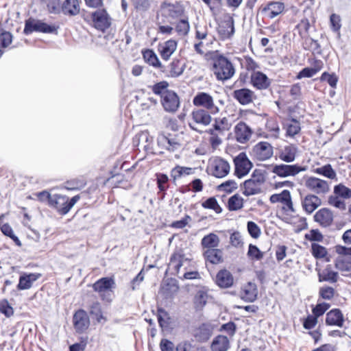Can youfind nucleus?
<instances>
[{"label": "nucleus", "instance_id": "obj_1", "mask_svg": "<svg viewBox=\"0 0 351 351\" xmlns=\"http://www.w3.org/2000/svg\"><path fill=\"white\" fill-rule=\"evenodd\" d=\"M213 71L217 79L221 81L230 79L235 73L234 68L230 61L222 56L214 60Z\"/></svg>", "mask_w": 351, "mask_h": 351}, {"label": "nucleus", "instance_id": "obj_2", "mask_svg": "<svg viewBox=\"0 0 351 351\" xmlns=\"http://www.w3.org/2000/svg\"><path fill=\"white\" fill-rule=\"evenodd\" d=\"M265 181L264 174L260 170H255L249 180L243 184V193L251 196L261 192V186Z\"/></svg>", "mask_w": 351, "mask_h": 351}, {"label": "nucleus", "instance_id": "obj_3", "mask_svg": "<svg viewBox=\"0 0 351 351\" xmlns=\"http://www.w3.org/2000/svg\"><path fill=\"white\" fill-rule=\"evenodd\" d=\"M211 121V116L207 110L200 108L195 109L191 112L189 125L193 130L202 134L204 128L208 125Z\"/></svg>", "mask_w": 351, "mask_h": 351}, {"label": "nucleus", "instance_id": "obj_4", "mask_svg": "<svg viewBox=\"0 0 351 351\" xmlns=\"http://www.w3.org/2000/svg\"><path fill=\"white\" fill-rule=\"evenodd\" d=\"M56 31V27L54 25H49L40 20L30 18L25 21L24 33L27 35L33 32L53 33Z\"/></svg>", "mask_w": 351, "mask_h": 351}, {"label": "nucleus", "instance_id": "obj_5", "mask_svg": "<svg viewBox=\"0 0 351 351\" xmlns=\"http://www.w3.org/2000/svg\"><path fill=\"white\" fill-rule=\"evenodd\" d=\"M305 186L317 195H326L330 191L327 181L316 177L311 176L305 180Z\"/></svg>", "mask_w": 351, "mask_h": 351}, {"label": "nucleus", "instance_id": "obj_6", "mask_svg": "<svg viewBox=\"0 0 351 351\" xmlns=\"http://www.w3.org/2000/svg\"><path fill=\"white\" fill-rule=\"evenodd\" d=\"M114 284L113 279L110 278H102L95 282L93 289L98 292L102 300L109 302L111 300V289Z\"/></svg>", "mask_w": 351, "mask_h": 351}, {"label": "nucleus", "instance_id": "obj_7", "mask_svg": "<svg viewBox=\"0 0 351 351\" xmlns=\"http://www.w3.org/2000/svg\"><path fill=\"white\" fill-rule=\"evenodd\" d=\"M195 106H201L209 110L211 113H217L219 108L214 104L213 97L207 93L199 92L193 99Z\"/></svg>", "mask_w": 351, "mask_h": 351}, {"label": "nucleus", "instance_id": "obj_8", "mask_svg": "<svg viewBox=\"0 0 351 351\" xmlns=\"http://www.w3.org/2000/svg\"><path fill=\"white\" fill-rule=\"evenodd\" d=\"M208 170L211 175L216 178H221L228 174L230 165L225 160L217 157L210 161Z\"/></svg>", "mask_w": 351, "mask_h": 351}, {"label": "nucleus", "instance_id": "obj_9", "mask_svg": "<svg viewBox=\"0 0 351 351\" xmlns=\"http://www.w3.org/2000/svg\"><path fill=\"white\" fill-rule=\"evenodd\" d=\"M235 174L238 178L247 175L252 167V164L244 152L240 153L234 158Z\"/></svg>", "mask_w": 351, "mask_h": 351}, {"label": "nucleus", "instance_id": "obj_10", "mask_svg": "<svg viewBox=\"0 0 351 351\" xmlns=\"http://www.w3.org/2000/svg\"><path fill=\"white\" fill-rule=\"evenodd\" d=\"M306 169L298 165H276L274 167L272 172L281 178L295 176Z\"/></svg>", "mask_w": 351, "mask_h": 351}, {"label": "nucleus", "instance_id": "obj_11", "mask_svg": "<svg viewBox=\"0 0 351 351\" xmlns=\"http://www.w3.org/2000/svg\"><path fill=\"white\" fill-rule=\"evenodd\" d=\"M94 27L102 32L107 29L111 24V19L105 10H99L92 13Z\"/></svg>", "mask_w": 351, "mask_h": 351}, {"label": "nucleus", "instance_id": "obj_12", "mask_svg": "<svg viewBox=\"0 0 351 351\" xmlns=\"http://www.w3.org/2000/svg\"><path fill=\"white\" fill-rule=\"evenodd\" d=\"M252 152L257 160L264 161L269 159L273 156L274 151L273 147L270 143L261 141L254 146Z\"/></svg>", "mask_w": 351, "mask_h": 351}, {"label": "nucleus", "instance_id": "obj_13", "mask_svg": "<svg viewBox=\"0 0 351 351\" xmlns=\"http://www.w3.org/2000/svg\"><path fill=\"white\" fill-rule=\"evenodd\" d=\"M161 104L165 111L175 112L180 106V100L173 91H166L161 96Z\"/></svg>", "mask_w": 351, "mask_h": 351}, {"label": "nucleus", "instance_id": "obj_14", "mask_svg": "<svg viewBox=\"0 0 351 351\" xmlns=\"http://www.w3.org/2000/svg\"><path fill=\"white\" fill-rule=\"evenodd\" d=\"M73 326L75 331L78 333L85 332L89 327L90 319L88 314L84 310H78L73 315Z\"/></svg>", "mask_w": 351, "mask_h": 351}, {"label": "nucleus", "instance_id": "obj_15", "mask_svg": "<svg viewBox=\"0 0 351 351\" xmlns=\"http://www.w3.org/2000/svg\"><path fill=\"white\" fill-rule=\"evenodd\" d=\"M190 259L186 258L183 253L180 252H175L171 256L168 265V270L171 274L177 275L179 273L180 267L188 263Z\"/></svg>", "mask_w": 351, "mask_h": 351}, {"label": "nucleus", "instance_id": "obj_16", "mask_svg": "<svg viewBox=\"0 0 351 351\" xmlns=\"http://www.w3.org/2000/svg\"><path fill=\"white\" fill-rule=\"evenodd\" d=\"M234 136L240 143H247L252 134V129L244 122H239L234 127Z\"/></svg>", "mask_w": 351, "mask_h": 351}, {"label": "nucleus", "instance_id": "obj_17", "mask_svg": "<svg viewBox=\"0 0 351 351\" xmlns=\"http://www.w3.org/2000/svg\"><path fill=\"white\" fill-rule=\"evenodd\" d=\"M321 205V199L315 194H308L302 199V208L308 214L313 213Z\"/></svg>", "mask_w": 351, "mask_h": 351}, {"label": "nucleus", "instance_id": "obj_18", "mask_svg": "<svg viewBox=\"0 0 351 351\" xmlns=\"http://www.w3.org/2000/svg\"><path fill=\"white\" fill-rule=\"evenodd\" d=\"M158 143L169 152H175L180 149L182 143L180 138L176 136H161L158 139Z\"/></svg>", "mask_w": 351, "mask_h": 351}, {"label": "nucleus", "instance_id": "obj_19", "mask_svg": "<svg viewBox=\"0 0 351 351\" xmlns=\"http://www.w3.org/2000/svg\"><path fill=\"white\" fill-rule=\"evenodd\" d=\"M213 300V297L209 294V290L206 287L199 289L194 297V305L197 310H202L206 304Z\"/></svg>", "mask_w": 351, "mask_h": 351}, {"label": "nucleus", "instance_id": "obj_20", "mask_svg": "<svg viewBox=\"0 0 351 351\" xmlns=\"http://www.w3.org/2000/svg\"><path fill=\"white\" fill-rule=\"evenodd\" d=\"M178 43L175 40L170 39L158 45L159 53L164 60H169L171 55L176 51Z\"/></svg>", "mask_w": 351, "mask_h": 351}, {"label": "nucleus", "instance_id": "obj_21", "mask_svg": "<svg viewBox=\"0 0 351 351\" xmlns=\"http://www.w3.org/2000/svg\"><path fill=\"white\" fill-rule=\"evenodd\" d=\"M232 97L241 105H247L253 101L254 93L248 88H243L234 90Z\"/></svg>", "mask_w": 351, "mask_h": 351}, {"label": "nucleus", "instance_id": "obj_22", "mask_svg": "<svg viewBox=\"0 0 351 351\" xmlns=\"http://www.w3.org/2000/svg\"><path fill=\"white\" fill-rule=\"evenodd\" d=\"M251 82L254 87L259 90L267 89L270 85L269 79L261 71H254L252 73Z\"/></svg>", "mask_w": 351, "mask_h": 351}, {"label": "nucleus", "instance_id": "obj_23", "mask_svg": "<svg viewBox=\"0 0 351 351\" xmlns=\"http://www.w3.org/2000/svg\"><path fill=\"white\" fill-rule=\"evenodd\" d=\"M67 202V196L54 194L52 195L50 206L55 208L61 215H66L69 213Z\"/></svg>", "mask_w": 351, "mask_h": 351}, {"label": "nucleus", "instance_id": "obj_24", "mask_svg": "<svg viewBox=\"0 0 351 351\" xmlns=\"http://www.w3.org/2000/svg\"><path fill=\"white\" fill-rule=\"evenodd\" d=\"M314 219L321 226L328 227L331 225L333 221V214L330 209L323 208L316 212Z\"/></svg>", "mask_w": 351, "mask_h": 351}, {"label": "nucleus", "instance_id": "obj_25", "mask_svg": "<svg viewBox=\"0 0 351 351\" xmlns=\"http://www.w3.org/2000/svg\"><path fill=\"white\" fill-rule=\"evenodd\" d=\"M258 295V289L256 284L248 282L245 285L241 291V298L242 300L252 302L256 300Z\"/></svg>", "mask_w": 351, "mask_h": 351}, {"label": "nucleus", "instance_id": "obj_26", "mask_svg": "<svg viewBox=\"0 0 351 351\" xmlns=\"http://www.w3.org/2000/svg\"><path fill=\"white\" fill-rule=\"evenodd\" d=\"M61 12L66 16H76L80 13V5L78 0H64L61 4Z\"/></svg>", "mask_w": 351, "mask_h": 351}, {"label": "nucleus", "instance_id": "obj_27", "mask_svg": "<svg viewBox=\"0 0 351 351\" xmlns=\"http://www.w3.org/2000/svg\"><path fill=\"white\" fill-rule=\"evenodd\" d=\"M344 317L339 309H332L327 313L326 317V323L327 325L342 327Z\"/></svg>", "mask_w": 351, "mask_h": 351}, {"label": "nucleus", "instance_id": "obj_28", "mask_svg": "<svg viewBox=\"0 0 351 351\" xmlns=\"http://www.w3.org/2000/svg\"><path fill=\"white\" fill-rule=\"evenodd\" d=\"M215 282L221 288H229L233 285L234 279L229 271L223 269L217 273Z\"/></svg>", "mask_w": 351, "mask_h": 351}, {"label": "nucleus", "instance_id": "obj_29", "mask_svg": "<svg viewBox=\"0 0 351 351\" xmlns=\"http://www.w3.org/2000/svg\"><path fill=\"white\" fill-rule=\"evenodd\" d=\"M40 276V274L31 273L23 274L20 276L17 288L19 290L29 289L32 287V284L36 281Z\"/></svg>", "mask_w": 351, "mask_h": 351}, {"label": "nucleus", "instance_id": "obj_30", "mask_svg": "<svg viewBox=\"0 0 351 351\" xmlns=\"http://www.w3.org/2000/svg\"><path fill=\"white\" fill-rule=\"evenodd\" d=\"M231 128V123L226 117L217 118L215 119V122L213 127L208 130L213 131V132L225 135L226 132L228 131Z\"/></svg>", "mask_w": 351, "mask_h": 351}, {"label": "nucleus", "instance_id": "obj_31", "mask_svg": "<svg viewBox=\"0 0 351 351\" xmlns=\"http://www.w3.org/2000/svg\"><path fill=\"white\" fill-rule=\"evenodd\" d=\"M203 255L205 260L212 264H219L223 261V252L217 248L204 250Z\"/></svg>", "mask_w": 351, "mask_h": 351}, {"label": "nucleus", "instance_id": "obj_32", "mask_svg": "<svg viewBox=\"0 0 351 351\" xmlns=\"http://www.w3.org/2000/svg\"><path fill=\"white\" fill-rule=\"evenodd\" d=\"M230 347V340L224 335H218L215 337L210 346L212 351H228Z\"/></svg>", "mask_w": 351, "mask_h": 351}, {"label": "nucleus", "instance_id": "obj_33", "mask_svg": "<svg viewBox=\"0 0 351 351\" xmlns=\"http://www.w3.org/2000/svg\"><path fill=\"white\" fill-rule=\"evenodd\" d=\"M284 9V3L279 1H271L263 9V12H267L270 19H274L281 14Z\"/></svg>", "mask_w": 351, "mask_h": 351}, {"label": "nucleus", "instance_id": "obj_34", "mask_svg": "<svg viewBox=\"0 0 351 351\" xmlns=\"http://www.w3.org/2000/svg\"><path fill=\"white\" fill-rule=\"evenodd\" d=\"M168 67V76L171 77H177L183 73L185 69V63L182 60L173 59Z\"/></svg>", "mask_w": 351, "mask_h": 351}, {"label": "nucleus", "instance_id": "obj_35", "mask_svg": "<svg viewBox=\"0 0 351 351\" xmlns=\"http://www.w3.org/2000/svg\"><path fill=\"white\" fill-rule=\"evenodd\" d=\"M298 148L293 145L285 146L284 149L280 151L279 158L286 162H291L295 160Z\"/></svg>", "mask_w": 351, "mask_h": 351}, {"label": "nucleus", "instance_id": "obj_36", "mask_svg": "<svg viewBox=\"0 0 351 351\" xmlns=\"http://www.w3.org/2000/svg\"><path fill=\"white\" fill-rule=\"evenodd\" d=\"M220 239L217 234L210 233L202 238L201 245L204 250L211 248H217Z\"/></svg>", "mask_w": 351, "mask_h": 351}, {"label": "nucleus", "instance_id": "obj_37", "mask_svg": "<svg viewBox=\"0 0 351 351\" xmlns=\"http://www.w3.org/2000/svg\"><path fill=\"white\" fill-rule=\"evenodd\" d=\"M335 267L341 271H351V256H338L335 261Z\"/></svg>", "mask_w": 351, "mask_h": 351}, {"label": "nucleus", "instance_id": "obj_38", "mask_svg": "<svg viewBox=\"0 0 351 351\" xmlns=\"http://www.w3.org/2000/svg\"><path fill=\"white\" fill-rule=\"evenodd\" d=\"M145 60L150 65L155 68L160 69V71H165V67L162 65L157 55L152 50H147L143 53Z\"/></svg>", "mask_w": 351, "mask_h": 351}, {"label": "nucleus", "instance_id": "obj_39", "mask_svg": "<svg viewBox=\"0 0 351 351\" xmlns=\"http://www.w3.org/2000/svg\"><path fill=\"white\" fill-rule=\"evenodd\" d=\"M193 173V170L191 167L176 166L171 171V177L173 180H178L183 176L191 175Z\"/></svg>", "mask_w": 351, "mask_h": 351}, {"label": "nucleus", "instance_id": "obj_40", "mask_svg": "<svg viewBox=\"0 0 351 351\" xmlns=\"http://www.w3.org/2000/svg\"><path fill=\"white\" fill-rule=\"evenodd\" d=\"M315 173L322 175L326 178L333 180L336 179L337 173L330 164L317 167L314 170Z\"/></svg>", "mask_w": 351, "mask_h": 351}, {"label": "nucleus", "instance_id": "obj_41", "mask_svg": "<svg viewBox=\"0 0 351 351\" xmlns=\"http://www.w3.org/2000/svg\"><path fill=\"white\" fill-rule=\"evenodd\" d=\"M286 129V135L293 137L295 134L299 133L300 131V123L295 119L287 121L285 125Z\"/></svg>", "mask_w": 351, "mask_h": 351}, {"label": "nucleus", "instance_id": "obj_42", "mask_svg": "<svg viewBox=\"0 0 351 351\" xmlns=\"http://www.w3.org/2000/svg\"><path fill=\"white\" fill-rule=\"evenodd\" d=\"M243 199L239 194H235L228 199V206L230 210H237L243 208Z\"/></svg>", "mask_w": 351, "mask_h": 351}, {"label": "nucleus", "instance_id": "obj_43", "mask_svg": "<svg viewBox=\"0 0 351 351\" xmlns=\"http://www.w3.org/2000/svg\"><path fill=\"white\" fill-rule=\"evenodd\" d=\"M219 34L223 38H230L234 32L233 21L226 22L225 24L221 25L219 29Z\"/></svg>", "mask_w": 351, "mask_h": 351}, {"label": "nucleus", "instance_id": "obj_44", "mask_svg": "<svg viewBox=\"0 0 351 351\" xmlns=\"http://www.w3.org/2000/svg\"><path fill=\"white\" fill-rule=\"evenodd\" d=\"M158 320L161 328H167L171 322L169 314L162 308L158 310Z\"/></svg>", "mask_w": 351, "mask_h": 351}, {"label": "nucleus", "instance_id": "obj_45", "mask_svg": "<svg viewBox=\"0 0 351 351\" xmlns=\"http://www.w3.org/2000/svg\"><path fill=\"white\" fill-rule=\"evenodd\" d=\"M213 41L214 38L210 37L209 40H199L195 43L194 45L195 51L199 54H204L206 51L209 50L210 45H211Z\"/></svg>", "mask_w": 351, "mask_h": 351}, {"label": "nucleus", "instance_id": "obj_46", "mask_svg": "<svg viewBox=\"0 0 351 351\" xmlns=\"http://www.w3.org/2000/svg\"><path fill=\"white\" fill-rule=\"evenodd\" d=\"M90 313L96 319L98 322L106 321L105 317L102 315L101 305L99 302H94L90 306Z\"/></svg>", "mask_w": 351, "mask_h": 351}, {"label": "nucleus", "instance_id": "obj_47", "mask_svg": "<svg viewBox=\"0 0 351 351\" xmlns=\"http://www.w3.org/2000/svg\"><path fill=\"white\" fill-rule=\"evenodd\" d=\"M311 253L315 258H322L327 255V250L324 246L313 243L311 244Z\"/></svg>", "mask_w": 351, "mask_h": 351}, {"label": "nucleus", "instance_id": "obj_48", "mask_svg": "<svg viewBox=\"0 0 351 351\" xmlns=\"http://www.w3.org/2000/svg\"><path fill=\"white\" fill-rule=\"evenodd\" d=\"M202 206L204 208L212 209L217 213H220L222 210L217 199L214 197H209L206 201L202 202Z\"/></svg>", "mask_w": 351, "mask_h": 351}, {"label": "nucleus", "instance_id": "obj_49", "mask_svg": "<svg viewBox=\"0 0 351 351\" xmlns=\"http://www.w3.org/2000/svg\"><path fill=\"white\" fill-rule=\"evenodd\" d=\"M190 29V25L187 19L180 20L176 25V31L180 36H186Z\"/></svg>", "mask_w": 351, "mask_h": 351}, {"label": "nucleus", "instance_id": "obj_50", "mask_svg": "<svg viewBox=\"0 0 351 351\" xmlns=\"http://www.w3.org/2000/svg\"><path fill=\"white\" fill-rule=\"evenodd\" d=\"M334 193L343 198L351 197V190L342 184L336 185L334 187Z\"/></svg>", "mask_w": 351, "mask_h": 351}, {"label": "nucleus", "instance_id": "obj_51", "mask_svg": "<svg viewBox=\"0 0 351 351\" xmlns=\"http://www.w3.org/2000/svg\"><path fill=\"white\" fill-rule=\"evenodd\" d=\"M266 128L271 132V136L274 138H278L280 135V128L278 123L274 119H269L267 121Z\"/></svg>", "mask_w": 351, "mask_h": 351}, {"label": "nucleus", "instance_id": "obj_52", "mask_svg": "<svg viewBox=\"0 0 351 351\" xmlns=\"http://www.w3.org/2000/svg\"><path fill=\"white\" fill-rule=\"evenodd\" d=\"M341 17L337 14H332L330 16V26L331 29L339 34V30L341 27Z\"/></svg>", "mask_w": 351, "mask_h": 351}, {"label": "nucleus", "instance_id": "obj_53", "mask_svg": "<svg viewBox=\"0 0 351 351\" xmlns=\"http://www.w3.org/2000/svg\"><path fill=\"white\" fill-rule=\"evenodd\" d=\"M247 256L249 258L253 260L259 261L263 257V252H262L257 246L250 244Z\"/></svg>", "mask_w": 351, "mask_h": 351}, {"label": "nucleus", "instance_id": "obj_54", "mask_svg": "<svg viewBox=\"0 0 351 351\" xmlns=\"http://www.w3.org/2000/svg\"><path fill=\"white\" fill-rule=\"evenodd\" d=\"M321 69V66H316L314 68L306 67L304 68L298 74L297 78L301 79L302 77H311L315 75Z\"/></svg>", "mask_w": 351, "mask_h": 351}, {"label": "nucleus", "instance_id": "obj_55", "mask_svg": "<svg viewBox=\"0 0 351 351\" xmlns=\"http://www.w3.org/2000/svg\"><path fill=\"white\" fill-rule=\"evenodd\" d=\"M156 180L158 187L160 192H165L168 189L167 182L169 181V178L166 174L164 173H158L156 174Z\"/></svg>", "mask_w": 351, "mask_h": 351}, {"label": "nucleus", "instance_id": "obj_56", "mask_svg": "<svg viewBox=\"0 0 351 351\" xmlns=\"http://www.w3.org/2000/svg\"><path fill=\"white\" fill-rule=\"evenodd\" d=\"M207 132L210 135L209 142L213 148L217 147L222 143V138L224 135L219 134L213 131L208 130Z\"/></svg>", "mask_w": 351, "mask_h": 351}, {"label": "nucleus", "instance_id": "obj_57", "mask_svg": "<svg viewBox=\"0 0 351 351\" xmlns=\"http://www.w3.org/2000/svg\"><path fill=\"white\" fill-rule=\"evenodd\" d=\"M168 86L169 84L167 82L162 81L154 84L152 86V90L153 93H155L156 95L162 96L165 92L169 91V90H167Z\"/></svg>", "mask_w": 351, "mask_h": 351}, {"label": "nucleus", "instance_id": "obj_58", "mask_svg": "<svg viewBox=\"0 0 351 351\" xmlns=\"http://www.w3.org/2000/svg\"><path fill=\"white\" fill-rule=\"evenodd\" d=\"M320 80L322 81H326L332 88L336 87L338 82V77L335 73L329 74L327 72H324L322 74Z\"/></svg>", "mask_w": 351, "mask_h": 351}, {"label": "nucleus", "instance_id": "obj_59", "mask_svg": "<svg viewBox=\"0 0 351 351\" xmlns=\"http://www.w3.org/2000/svg\"><path fill=\"white\" fill-rule=\"evenodd\" d=\"M45 4L50 13L58 14L61 12L60 0H49Z\"/></svg>", "mask_w": 351, "mask_h": 351}, {"label": "nucleus", "instance_id": "obj_60", "mask_svg": "<svg viewBox=\"0 0 351 351\" xmlns=\"http://www.w3.org/2000/svg\"><path fill=\"white\" fill-rule=\"evenodd\" d=\"M12 40V34L8 32L0 33V49L8 47Z\"/></svg>", "mask_w": 351, "mask_h": 351}, {"label": "nucleus", "instance_id": "obj_61", "mask_svg": "<svg viewBox=\"0 0 351 351\" xmlns=\"http://www.w3.org/2000/svg\"><path fill=\"white\" fill-rule=\"evenodd\" d=\"M282 204H283L284 205L282 207V210L286 213L287 215L295 213V210L293 207L290 193L285 198V201H284Z\"/></svg>", "mask_w": 351, "mask_h": 351}, {"label": "nucleus", "instance_id": "obj_62", "mask_svg": "<svg viewBox=\"0 0 351 351\" xmlns=\"http://www.w3.org/2000/svg\"><path fill=\"white\" fill-rule=\"evenodd\" d=\"M247 228V231L252 237L254 239L259 237L261 234V229L256 223L254 221H248Z\"/></svg>", "mask_w": 351, "mask_h": 351}, {"label": "nucleus", "instance_id": "obj_63", "mask_svg": "<svg viewBox=\"0 0 351 351\" xmlns=\"http://www.w3.org/2000/svg\"><path fill=\"white\" fill-rule=\"evenodd\" d=\"M0 312L6 317H10L14 313L13 308L10 305L6 300L0 302Z\"/></svg>", "mask_w": 351, "mask_h": 351}, {"label": "nucleus", "instance_id": "obj_64", "mask_svg": "<svg viewBox=\"0 0 351 351\" xmlns=\"http://www.w3.org/2000/svg\"><path fill=\"white\" fill-rule=\"evenodd\" d=\"M289 191L283 190L280 193L273 194L270 196L269 200L271 203L275 204L277 202L282 203L285 201V198L289 194Z\"/></svg>", "mask_w": 351, "mask_h": 351}]
</instances>
